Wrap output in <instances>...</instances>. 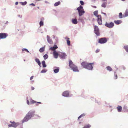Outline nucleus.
<instances>
[{
	"label": "nucleus",
	"instance_id": "obj_31",
	"mask_svg": "<svg viewBox=\"0 0 128 128\" xmlns=\"http://www.w3.org/2000/svg\"><path fill=\"white\" fill-rule=\"evenodd\" d=\"M123 109L124 110V111L128 112V109H127V106H124L123 108Z\"/></svg>",
	"mask_w": 128,
	"mask_h": 128
},
{
	"label": "nucleus",
	"instance_id": "obj_39",
	"mask_svg": "<svg viewBox=\"0 0 128 128\" xmlns=\"http://www.w3.org/2000/svg\"><path fill=\"white\" fill-rule=\"evenodd\" d=\"M49 50H52L53 51H54L55 50H56L55 49H54L53 47L50 48Z\"/></svg>",
	"mask_w": 128,
	"mask_h": 128
},
{
	"label": "nucleus",
	"instance_id": "obj_55",
	"mask_svg": "<svg viewBox=\"0 0 128 128\" xmlns=\"http://www.w3.org/2000/svg\"><path fill=\"white\" fill-rule=\"evenodd\" d=\"M34 87H32V86L31 87V89H32V90H34Z\"/></svg>",
	"mask_w": 128,
	"mask_h": 128
},
{
	"label": "nucleus",
	"instance_id": "obj_41",
	"mask_svg": "<svg viewBox=\"0 0 128 128\" xmlns=\"http://www.w3.org/2000/svg\"><path fill=\"white\" fill-rule=\"evenodd\" d=\"M122 12H120L119 13V18H122Z\"/></svg>",
	"mask_w": 128,
	"mask_h": 128
},
{
	"label": "nucleus",
	"instance_id": "obj_30",
	"mask_svg": "<svg viewBox=\"0 0 128 128\" xmlns=\"http://www.w3.org/2000/svg\"><path fill=\"white\" fill-rule=\"evenodd\" d=\"M106 3L105 2H103L101 5V6L102 7L105 8L106 7Z\"/></svg>",
	"mask_w": 128,
	"mask_h": 128
},
{
	"label": "nucleus",
	"instance_id": "obj_53",
	"mask_svg": "<svg viewBox=\"0 0 128 128\" xmlns=\"http://www.w3.org/2000/svg\"><path fill=\"white\" fill-rule=\"evenodd\" d=\"M95 101H96V103H98V104H99L100 103V102H98V101H96V100H95Z\"/></svg>",
	"mask_w": 128,
	"mask_h": 128
},
{
	"label": "nucleus",
	"instance_id": "obj_33",
	"mask_svg": "<svg viewBox=\"0 0 128 128\" xmlns=\"http://www.w3.org/2000/svg\"><path fill=\"white\" fill-rule=\"evenodd\" d=\"M78 20L79 21L82 22V23L83 22V20L82 18L81 17H79L78 19Z\"/></svg>",
	"mask_w": 128,
	"mask_h": 128
},
{
	"label": "nucleus",
	"instance_id": "obj_15",
	"mask_svg": "<svg viewBox=\"0 0 128 128\" xmlns=\"http://www.w3.org/2000/svg\"><path fill=\"white\" fill-rule=\"evenodd\" d=\"M72 23L74 24H76L78 23V21L76 18H73L72 20Z\"/></svg>",
	"mask_w": 128,
	"mask_h": 128
},
{
	"label": "nucleus",
	"instance_id": "obj_5",
	"mask_svg": "<svg viewBox=\"0 0 128 128\" xmlns=\"http://www.w3.org/2000/svg\"><path fill=\"white\" fill-rule=\"evenodd\" d=\"M114 23L112 22H106L105 24V26L110 28H112L114 26Z\"/></svg>",
	"mask_w": 128,
	"mask_h": 128
},
{
	"label": "nucleus",
	"instance_id": "obj_45",
	"mask_svg": "<svg viewBox=\"0 0 128 128\" xmlns=\"http://www.w3.org/2000/svg\"><path fill=\"white\" fill-rule=\"evenodd\" d=\"M53 48H54L56 50V49H57L58 48V47L56 45H54L53 46Z\"/></svg>",
	"mask_w": 128,
	"mask_h": 128
},
{
	"label": "nucleus",
	"instance_id": "obj_59",
	"mask_svg": "<svg viewBox=\"0 0 128 128\" xmlns=\"http://www.w3.org/2000/svg\"><path fill=\"white\" fill-rule=\"evenodd\" d=\"M36 103H38V104H42V103L40 102H36Z\"/></svg>",
	"mask_w": 128,
	"mask_h": 128
},
{
	"label": "nucleus",
	"instance_id": "obj_16",
	"mask_svg": "<svg viewBox=\"0 0 128 128\" xmlns=\"http://www.w3.org/2000/svg\"><path fill=\"white\" fill-rule=\"evenodd\" d=\"M98 10H96L94 12V15L96 17H98L100 18V16H101L100 15H98Z\"/></svg>",
	"mask_w": 128,
	"mask_h": 128
},
{
	"label": "nucleus",
	"instance_id": "obj_14",
	"mask_svg": "<svg viewBox=\"0 0 128 128\" xmlns=\"http://www.w3.org/2000/svg\"><path fill=\"white\" fill-rule=\"evenodd\" d=\"M12 124L13 127L15 128L19 124V123L18 122H16L14 121L12 122Z\"/></svg>",
	"mask_w": 128,
	"mask_h": 128
},
{
	"label": "nucleus",
	"instance_id": "obj_22",
	"mask_svg": "<svg viewBox=\"0 0 128 128\" xmlns=\"http://www.w3.org/2000/svg\"><path fill=\"white\" fill-rule=\"evenodd\" d=\"M124 16H123L124 17H125L128 16V10H126L124 14Z\"/></svg>",
	"mask_w": 128,
	"mask_h": 128
},
{
	"label": "nucleus",
	"instance_id": "obj_26",
	"mask_svg": "<svg viewBox=\"0 0 128 128\" xmlns=\"http://www.w3.org/2000/svg\"><path fill=\"white\" fill-rule=\"evenodd\" d=\"M124 48L126 52L128 53V45L125 46H124Z\"/></svg>",
	"mask_w": 128,
	"mask_h": 128
},
{
	"label": "nucleus",
	"instance_id": "obj_56",
	"mask_svg": "<svg viewBox=\"0 0 128 128\" xmlns=\"http://www.w3.org/2000/svg\"><path fill=\"white\" fill-rule=\"evenodd\" d=\"M45 2L46 3V4H49V3L48 2V1H45Z\"/></svg>",
	"mask_w": 128,
	"mask_h": 128
},
{
	"label": "nucleus",
	"instance_id": "obj_40",
	"mask_svg": "<svg viewBox=\"0 0 128 128\" xmlns=\"http://www.w3.org/2000/svg\"><path fill=\"white\" fill-rule=\"evenodd\" d=\"M20 3L22 5L24 6L26 4L27 2L26 1H25L24 2H20Z\"/></svg>",
	"mask_w": 128,
	"mask_h": 128
},
{
	"label": "nucleus",
	"instance_id": "obj_17",
	"mask_svg": "<svg viewBox=\"0 0 128 128\" xmlns=\"http://www.w3.org/2000/svg\"><path fill=\"white\" fill-rule=\"evenodd\" d=\"M47 41L49 43L51 44L52 43V40L50 39V37L48 35L47 36Z\"/></svg>",
	"mask_w": 128,
	"mask_h": 128
},
{
	"label": "nucleus",
	"instance_id": "obj_18",
	"mask_svg": "<svg viewBox=\"0 0 128 128\" xmlns=\"http://www.w3.org/2000/svg\"><path fill=\"white\" fill-rule=\"evenodd\" d=\"M36 62L38 63V65L40 67H41V62L37 58L35 59Z\"/></svg>",
	"mask_w": 128,
	"mask_h": 128
},
{
	"label": "nucleus",
	"instance_id": "obj_43",
	"mask_svg": "<svg viewBox=\"0 0 128 128\" xmlns=\"http://www.w3.org/2000/svg\"><path fill=\"white\" fill-rule=\"evenodd\" d=\"M26 103L28 105H30V102L28 100V98H26Z\"/></svg>",
	"mask_w": 128,
	"mask_h": 128
},
{
	"label": "nucleus",
	"instance_id": "obj_21",
	"mask_svg": "<svg viewBox=\"0 0 128 128\" xmlns=\"http://www.w3.org/2000/svg\"><path fill=\"white\" fill-rule=\"evenodd\" d=\"M117 108V109L118 111V112H121L122 109V106H118Z\"/></svg>",
	"mask_w": 128,
	"mask_h": 128
},
{
	"label": "nucleus",
	"instance_id": "obj_35",
	"mask_svg": "<svg viewBox=\"0 0 128 128\" xmlns=\"http://www.w3.org/2000/svg\"><path fill=\"white\" fill-rule=\"evenodd\" d=\"M114 78L115 79H117L118 78L117 75L116 74V72H114Z\"/></svg>",
	"mask_w": 128,
	"mask_h": 128
},
{
	"label": "nucleus",
	"instance_id": "obj_64",
	"mask_svg": "<svg viewBox=\"0 0 128 128\" xmlns=\"http://www.w3.org/2000/svg\"><path fill=\"white\" fill-rule=\"evenodd\" d=\"M67 38H68L67 37H66L65 38V39H67Z\"/></svg>",
	"mask_w": 128,
	"mask_h": 128
},
{
	"label": "nucleus",
	"instance_id": "obj_8",
	"mask_svg": "<svg viewBox=\"0 0 128 128\" xmlns=\"http://www.w3.org/2000/svg\"><path fill=\"white\" fill-rule=\"evenodd\" d=\"M8 36V34L6 33H0V39L6 38Z\"/></svg>",
	"mask_w": 128,
	"mask_h": 128
},
{
	"label": "nucleus",
	"instance_id": "obj_29",
	"mask_svg": "<svg viewBox=\"0 0 128 128\" xmlns=\"http://www.w3.org/2000/svg\"><path fill=\"white\" fill-rule=\"evenodd\" d=\"M43 57L44 58V60H46L48 58V56L47 54H46Z\"/></svg>",
	"mask_w": 128,
	"mask_h": 128
},
{
	"label": "nucleus",
	"instance_id": "obj_24",
	"mask_svg": "<svg viewBox=\"0 0 128 128\" xmlns=\"http://www.w3.org/2000/svg\"><path fill=\"white\" fill-rule=\"evenodd\" d=\"M106 68L107 70L110 72L112 70V68L109 66H108L106 67Z\"/></svg>",
	"mask_w": 128,
	"mask_h": 128
},
{
	"label": "nucleus",
	"instance_id": "obj_9",
	"mask_svg": "<svg viewBox=\"0 0 128 128\" xmlns=\"http://www.w3.org/2000/svg\"><path fill=\"white\" fill-rule=\"evenodd\" d=\"M63 96L68 97H70V91L68 90H66L64 91L62 94Z\"/></svg>",
	"mask_w": 128,
	"mask_h": 128
},
{
	"label": "nucleus",
	"instance_id": "obj_42",
	"mask_svg": "<svg viewBox=\"0 0 128 128\" xmlns=\"http://www.w3.org/2000/svg\"><path fill=\"white\" fill-rule=\"evenodd\" d=\"M35 115L36 117V118H41L40 116H39L37 114H35Z\"/></svg>",
	"mask_w": 128,
	"mask_h": 128
},
{
	"label": "nucleus",
	"instance_id": "obj_48",
	"mask_svg": "<svg viewBox=\"0 0 128 128\" xmlns=\"http://www.w3.org/2000/svg\"><path fill=\"white\" fill-rule=\"evenodd\" d=\"M121 67L122 68V69L123 70H125L126 69L125 67L124 66H122Z\"/></svg>",
	"mask_w": 128,
	"mask_h": 128
},
{
	"label": "nucleus",
	"instance_id": "obj_7",
	"mask_svg": "<svg viewBox=\"0 0 128 128\" xmlns=\"http://www.w3.org/2000/svg\"><path fill=\"white\" fill-rule=\"evenodd\" d=\"M106 38H100L98 41V42L101 44H104L107 42Z\"/></svg>",
	"mask_w": 128,
	"mask_h": 128
},
{
	"label": "nucleus",
	"instance_id": "obj_60",
	"mask_svg": "<svg viewBox=\"0 0 128 128\" xmlns=\"http://www.w3.org/2000/svg\"><path fill=\"white\" fill-rule=\"evenodd\" d=\"M92 6L93 8H96V6Z\"/></svg>",
	"mask_w": 128,
	"mask_h": 128
},
{
	"label": "nucleus",
	"instance_id": "obj_4",
	"mask_svg": "<svg viewBox=\"0 0 128 128\" xmlns=\"http://www.w3.org/2000/svg\"><path fill=\"white\" fill-rule=\"evenodd\" d=\"M77 10L78 11L79 16H82L85 13L83 7L81 6H80L78 7L77 8Z\"/></svg>",
	"mask_w": 128,
	"mask_h": 128
},
{
	"label": "nucleus",
	"instance_id": "obj_27",
	"mask_svg": "<svg viewBox=\"0 0 128 128\" xmlns=\"http://www.w3.org/2000/svg\"><path fill=\"white\" fill-rule=\"evenodd\" d=\"M60 1L56 2L54 4V6H56L60 4Z\"/></svg>",
	"mask_w": 128,
	"mask_h": 128
},
{
	"label": "nucleus",
	"instance_id": "obj_49",
	"mask_svg": "<svg viewBox=\"0 0 128 128\" xmlns=\"http://www.w3.org/2000/svg\"><path fill=\"white\" fill-rule=\"evenodd\" d=\"M8 127H13L12 124H9L8 125Z\"/></svg>",
	"mask_w": 128,
	"mask_h": 128
},
{
	"label": "nucleus",
	"instance_id": "obj_46",
	"mask_svg": "<svg viewBox=\"0 0 128 128\" xmlns=\"http://www.w3.org/2000/svg\"><path fill=\"white\" fill-rule=\"evenodd\" d=\"M55 39L56 42H58V37H56L55 38Z\"/></svg>",
	"mask_w": 128,
	"mask_h": 128
},
{
	"label": "nucleus",
	"instance_id": "obj_34",
	"mask_svg": "<svg viewBox=\"0 0 128 128\" xmlns=\"http://www.w3.org/2000/svg\"><path fill=\"white\" fill-rule=\"evenodd\" d=\"M85 114H83L79 116L78 118V119H79L80 118H81V117L84 116H85Z\"/></svg>",
	"mask_w": 128,
	"mask_h": 128
},
{
	"label": "nucleus",
	"instance_id": "obj_25",
	"mask_svg": "<svg viewBox=\"0 0 128 128\" xmlns=\"http://www.w3.org/2000/svg\"><path fill=\"white\" fill-rule=\"evenodd\" d=\"M91 126V125L88 124L85 125L83 128H90Z\"/></svg>",
	"mask_w": 128,
	"mask_h": 128
},
{
	"label": "nucleus",
	"instance_id": "obj_61",
	"mask_svg": "<svg viewBox=\"0 0 128 128\" xmlns=\"http://www.w3.org/2000/svg\"><path fill=\"white\" fill-rule=\"evenodd\" d=\"M8 21H6L5 24H8Z\"/></svg>",
	"mask_w": 128,
	"mask_h": 128
},
{
	"label": "nucleus",
	"instance_id": "obj_37",
	"mask_svg": "<svg viewBox=\"0 0 128 128\" xmlns=\"http://www.w3.org/2000/svg\"><path fill=\"white\" fill-rule=\"evenodd\" d=\"M22 51H25L27 52L30 53V52H29V51L26 48H23L22 49Z\"/></svg>",
	"mask_w": 128,
	"mask_h": 128
},
{
	"label": "nucleus",
	"instance_id": "obj_51",
	"mask_svg": "<svg viewBox=\"0 0 128 128\" xmlns=\"http://www.w3.org/2000/svg\"><path fill=\"white\" fill-rule=\"evenodd\" d=\"M30 5H32L33 6H35V5L34 3H32L30 4Z\"/></svg>",
	"mask_w": 128,
	"mask_h": 128
},
{
	"label": "nucleus",
	"instance_id": "obj_20",
	"mask_svg": "<svg viewBox=\"0 0 128 128\" xmlns=\"http://www.w3.org/2000/svg\"><path fill=\"white\" fill-rule=\"evenodd\" d=\"M45 46H44V47L41 48L39 50V51L40 52H44L45 50Z\"/></svg>",
	"mask_w": 128,
	"mask_h": 128
},
{
	"label": "nucleus",
	"instance_id": "obj_12",
	"mask_svg": "<svg viewBox=\"0 0 128 128\" xmlns=\"http://www.w3.org/2000/svg\"><path fill=\"white\" fill-rule=\"evenodd\" d=\"M53 54L54 58L56 59L58 58V56H59V54H58L56 50L53 51Z\"/></svg>",
	"mask_w": 128,
	"mask_h": 128
},
{
	"label": "nucleus",
	"instance_id": "obj_6",
	"mask_svg": "<svg viewBox=\"0 0 128 128\" xmlns=\"http://www.w3.org/2000/svg\"><path fill=\"white\" fill-rule=\"evenodd\" d=\"M94 32L96 36H99L100 35L99 30L98 26L95 25L94 26Z\"/></svg>",
	"mask_w": 128,
	"mask_h": 128
},
{
	"label": "nucleus",
	"instance_id": "obj_3",
	"mask_svg": "<svg viewBox=\"0 0 128 128\" xmlns=\"http://www.w3.org/2000/svg\"><path fill=\"white\" fill-rule=\"evenodd\" d=\"M69 62L70 67L74 72H79V70L78 69L77 66L73 63L71 60H69Z\"/></svg>",
	"mask_w": 128,
	"mask_h": 128
},
{
	"label": "nucleus",
	"instance_id": "obj_62",
	"mask_svg": "<svg viewBox=\"0 0 128 128\" xmlns=\"http://www.w3.org/2000/svg\"><path fill=\"white\" fill-rule=\"evenodd\" d=\"M53 37V38H54V39H55V38L56 37H55V36H54V35H53L52 36Z\"/></svg>",
	"mask_w": 128,
	"mask_h": 128
},
{
	"label": "nucleus",
	"instance_id": "obj_11",
	"mask_svg": "<svg viewBox=\"0 0 128 128\" xmlns=\"http://www.w3.org/2000/svg\"><path fill=\"white\" fill-rule=\"evenodd\" d=\"M53 69L54 73L56 74L59 72L60 68L59 67L55 66L53 68Z\"/></svg>",
	"mask_w": 128,
	"mask_h": 128
},
{
	"label": "nucleus",
	"instance_id": "obj_23",
	"mask_svg": "<svg viewBox=\"0 0 128 128\" xmlns=\"http://www.w3.org/2000/svg\"><path fill=\"white\" fill-rule=\"evenodd\" d=\"M42 66L44 68H46L47 66L45 63V62L44 60L42 61Z\"/></svg>",
	"mask_w": 128,
	"mask_h": 128
},
{
	"label": "nucleus",
	"instance_id": "obj_52",
	"mask_svg": "<svg viewBox=\"0 0 128 128\" xmlns=\"http://www.w3.org/2000/svg\"><path fill=\"white\" fill-rule=\"evenodd\" d=\"M101 13H102V14H104L105 16H107V15H106V14L105 13L103 12H102Z\"/></svg>",
	"mask_w": 128,
	"mask_h": 128
},
{
	"label": "nucleus",
	"instance_id": "obj_58",
	"mask_svg": "<svg viewBox=\"0 0 128 128\" xmlns=\"http://www.w3.org/2000/svg\"><path fill=\"white\" fill-rule=\"evenodd\" d=\"M18 17H20V18H21L22 16H20V15H18Z\"/></svg>",
	"mask_w": 128,
	"mask_h": 128
},
{
	"label": "nucleus",
	"instance_id": "obj_47",
	"mask_svg": "<svg viewBox=\"0 0 128 128\" xmlns=\"http://www.w3.org/2000/svg\"><path fill=\"white\" fill-rule=\"evenodd\" d=\"M100 49H97L96 50L95 52L96 53H97L98 52H100Z\"/></svg>",
	"mask_w": 128,
	"mask_h": 128
},
{
	"label": "nucleus",
	"instance_id": "obj_2",
	"mask_svg": "<svg viewBox=\"0 0 128 128\" xmlns=\"http://www.w3.org/2000/svg\"><path fill=\"white\" fill-rule=\"evenodd\" d=\"M94 63H89L85 62H83L81 64L83 67L88 70H92L93 68L92 65H94Z\"/></svg>",
	"mask_w": 128,
	"mask_h": 128
},
{
	"label": "nucleus",
	"instance_id": "obj_38",
	"mask_svg": "<svg viewBox=\"0 0 128 128\" xmlns=\"http://www.w3.org/2000/svg\"><path fill=\"white\" fill-rule=\"evenodd\" d=\"M40 26H42L44 25V22H43L42 21H40L39 23Z\"/></svg>",
	"mask_w": 128,
	"mask_h": 128
},
{
	"label": "nucleus",
	"instance_id": "obj_13",
	"mask_svg": "<svg viewBox=\"0 0 128 128\" xmlns=\"http://www.w3.org/2000/svg\"><path fill=\"white\" fill-rule=\"evenodd\" d=\"M97 18V20L98 23L100 25H102V21L101 16H100V17H98Z\"/></svg>",
	"mask_w": 128,
	"mask_h": 128
},
{
	"label": "nucleus",
	"instance_id": "obj_44",
	"mask_svg": "<svg viewBox=\"0 0 128 128\" xmlns=\"http://www.w3.org/2000/svg\"><path fill=\"white\" fill-rule=\"evenodd\" d=\"M80 4L82 5H83L84 4V2L82 1V0L80 1Z\"/></svg>",
	"mask_w": 128,
	"mask_h": 128
},
{
	"label": "nucleus",
	"instance_id": "obj_63",
	"mask_svg": "<svg viewBox=\"0 0 128 128\" xmlns=\"http://www.w3.org/2000/svg\"><path fill=\"white\" fill-rule=\"evenodd\" d=\"M36 106H38V103H36Z\"/></svg>",
	"mask_w": 128,
	"mask_h": 128
},
{
	"label": "nucleus",
	"instance_id": "obj_28",
	"mask_svg": "<svg viewBox=\"0 0 128 128\" xmlns=\"http://www.w3.org/2000/svg\"><path fill=\"white\" fill-rule=\"evenodd\" d=\"M69 40V38H67V40H66L67 44L68 46H70V41Z\"/></svg>",
	"mask_w": 128,
	"mask_h": 128
},
{
	"label": "nucleus",
	"instance_id": "obj_32",
	"mask_svg": "<svg viewBox=\"0 0 128 128\" xmlns=\"http://www.w3.org/2000/svg\"><path fill=\"white\" fill-rule=\"evenodd\" d=\"M47 71V70L44 69L41 71L40 72L41 73H46Z\"/></svg>",
	"mask_w": 128,
	"mask_h": 128
},
{
	"label": "nucleus",
	"instance_id": "obj_54",
	"mask_svg": "<svg viewBox=\"0 0 128 128\" xmlns=\"http://www.w3.org/2000/svg\"><path fill=\"white\" fill-rule=\"evenodd\" d=\"M33 77L34 76H31L30 78V80H32L33 79Z\"/></svg>",
	"mask_w": 128,
	"mask_h": 128
},
{
	"label": "nucleus",
	"instance_id": "obj_19",
	"mask_svg": "<svg viewBox=\"0 0 128 128\" xmlns=\"http://www.w3.org/2000/svg\"><path fill=\"white\" fill-rule=\"evenodd\" d=\"M114 22L117 25H118L120 24H121L122 22V21L120 20H114Z\"/></svg>",
	"mask_w": 128,
	"mask_h": 128
},
{
	"label": "nucleus",
	"instance_id": "obj_57",
	"mask_svg": "<svg viewBox=\"0 0 128 128\" xmlns=\"http://www.w3.org/2000/svg\"><path fill=\"white\" fill-rule=\"evenodd\" d=\"M18 4V2H16L15 3V4L16 5H17Z\"/></svg>",
	"mask_w": 128,
	"mask_h": 128
},
{
	"label": "nucleus",
	"instance_id": "obj_50",
	"mask_svg": "<svg viewBox=\"0 0 128 128\" xmlns=\"http://www.w3.org/2000/svg\"><path fill=\"white\" fill-rule=\"evenodd\" d=\"M91 99L93 101H95V100H96L95 99H94L92 97H91Z\"/></svg>",
	"mask_w": 128,
	"mask_h": 128
},
{
	"label": "nucleus",
	"instance_id": "obj_1",
	"mask_svg": "<svg viewBox=\"0 0 128 128\" xmlns=\"http://www.w3.org/2000/svg\"><path fill=\"white\" fill-rule=\"evenodd\" d=\"M35 111L34 110H32L29 111L22 120V123L28 122L35 115Z\"/></svg>",
	"mask_w": 128,
	"mask_h": 128
},
{
	"label": "nucleus",
	"instance_id": "obj_10",
	"mask_svg": "<svg viewBox=\"0 0 128 128\" xmlns=\"http://www.w3.org/2000/svg\"><path fill=\"white\" fill-rule=\"evenodd\" d=\"M59 56L61 59H65L67 55L65 53L61 52L59 53Z\"/></svg>",
	"mask_w": 128,
	"mask_h": 128
},
{
	"label": "nucleus",
	"instance_id": "obj_36",
	"mask_svg": "<svg viewBox=\"0 0 128 128\" xmlns=\"http://www.w3.org/2000/svg\"><path fill=\"white\" fill-rule=\"evenodd\" d=\"M30 102L31 104H34V103H36V102L34 100L32 99H31V100L30 101Z\"/></svg>",
	"mask_w": 128,
	"mask_h": 128
}]
</instances>
